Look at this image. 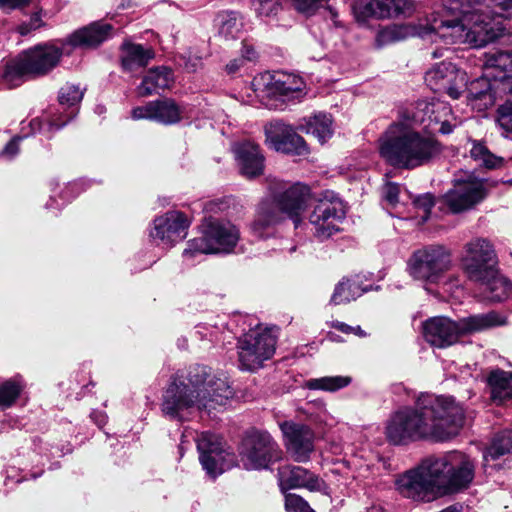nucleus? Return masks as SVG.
I'll return each instance as SVG.
<instances>
[{"label":"nucleus","mask_w":512,"mask_h":512,"mask_svg":"<svg viewBox=\"0 0 512 512\" xmlns=\"http://www.w3.org/2000/svg\"><path fill=\"white\" fill-rule=\"evenodd\" d=\"M465 409L450 396L422 393L415 407H406L390 418L386 435L393 444L419 439L445 441L463 426Z\"/></svg>","instance_id":"nucleus-1"},{"label":"nucleus","mask_w":512,"mask_h":512,"mask_svg":"<svg viewBox=\"0 0 512 512\" xmlns=\"http://www.w3.org/2000/svg\"><path fill=\"white\" fill-rule=\"evenodd\" d=\"M474 470L469 456L452 451L423 460L417 467L399 475L395 486L404 498L430 502L439 495L467 488L474 478Z\"/></svg>","instance_id":"nucleus-2"},{"label":"nucleus","mask_w":512,"mask_h":512,"mask_svg":"<svg viewBox=\"0 0 512 512\" xmlns=\"http://www.w3.org/2000/svg\"><path fill=\"white\" fill-rule=\"evenodd\" d=\"M512 14V0H468L460 10L462 25H449L446 19L437 23L441 35L454 42H463L472 47H482L503 35L505 27L501 16H493L491 7Z\"/></svg>","instance_id":"nucleus-3"},{"label":"nucleus","mask_w":512,"mask_h":512,"mask_svg":"<svg viewBox=\"0 0 512 512\" xmlns=\"http://www.w3.org/2000/svg\"><path fill=\"white\" fill-rule=\"evenodd\" d=\"M442 152L431 135L422 134L402 122H394L379 138L380 156L391 166L415 169L434 161Z\"/></svg>","instance_id":"nucleus-4"},{"label":"nucleus","mask_w":512,"mask_h":512,"mask_svg":"<svg viewBox=\"0 0 512 512\" xmlns=\"http://www.w3.org/2000/svg\"><path fill=\"white\" fill-rule=\"evenodd\" d=\"M269 191L270 197L259 203L250 225L251 233L259 239L271 236L274 227L285 218L291 219L298 227L310 199L309 187L300 183L287 186L282 181L274 180L269 184Z\"/></svg>","instance_id":"nucleus-5"},{"label":"nucleus","mask_w":512,"mask_h":512,"mask_svg":"<svg viewBox=\"0 0 512 512\" xmlns=\"http://www.w3.org/2000/svg\"><path fill=\"white\" fill-rule=\"evenodd\" d=\"M506 323V316L496 311L470 315L459 321L447 317H434L425 322L423 334L425 340L432 346L445 348L456 343L461 336L503 326Z\"/></svg>","instance_id":"nucleus-6"},{"label":"nucleus","mask_w":512,"mask_h":512,"mask_svg":"<svg viewBox=\"0 0 512 512\" xmlns=\"http://www.w3.org/2000/svg\"><path fill=\"white\" fill-rule=\"evenodd\" d=\"M464 7V0H443L441 9L435 11L427 20L424 27H416L410 24L389 25L381 28L376 36V44L382 47L397 41L404 40L410 36L426 37L429 34L443 39L446 44H464L463 42H454L441 35V29L437 23L449 19V25H462V15L460 10Z\"/></svg>","instance_id":"nucleus-7"},{"label":"nucleus","mask_w":512,"mask_h":512,"mask_svg":"<svg viewBox=\"0 0 512 512\" xmlns=\"http://www.w3.org/2000/svg\"><path fill=\"white\" fill-rule=\"evenodd\" d=\"M52 43L35 45L23 51L5 69L4 79L18 85L24 78H38L51 73L60 63L64 55V47Z\"/></svg>","instance_id":"nucleus-8"},{"label":"nucleus","mask_w":512,"mask_h":512,"mask_svg":"<svg viewBox=\"0 0 512 512\" xmlns=\"http://www.w3.org/2000/svg\"><path fill=\"white\" fill-rule=\"evenodd\" d=\"M240 240L239 228L229 220L209 217L203 224V236L190 240L184 257L196 254L231 253Z\"/></svg>","instance_id":"nucleus-9"},{"label":"nucleus","mask_w":512,"mask_h":512,"mask_svg":"<svg viewBox=\"0 0 512 512\" xmlns=\"http://www.w3.org/2000/svg\"><path fill=\"white\" fill-rule=\"evenodd\" d=\"M214 410V404L206 402V395L195 391L183 378L173 377L162 396L161 411L165 417L179 422L189 420L196 411Z\"/></svg>","instance_id":"nucleus-10"},{"label":"nucleus","mask_w":512,"mask_h":512,"mask_svg":"<svg viewBox=\"0 0 512 512\" xmlns=\"http://www.w3.org/2000/svg\"><path fill=\"white\" fill-rule=\"evenodd\" d=\"M452 266L451 251L443 245H427L415 250L407 262V272L424 286L438 284Z\"/></svg>","instance_id":"nucleus-11"},{"label":"nucleus","mask_w":512,"mask_h":512,"mask_svg":"<svg viewBox=\"0 0 512 512\" xmlns=\"http://www.w3.org/2000/svg\"><path fill=\"white\" fill-rule=\"evenodd\" d=\"M276 340L274 329L263 328L260 325L243 334L237 345L240 367L248 371L261 368L263 362L273 356Z\"/></svg>","instance_id":"nucleus-12"},{"label":"nucleus","mask_w":512,"mask_h":512,"mask_svg":"<svg viewBox=\"0 0 512 512\" xmlns=\"http://www.w3.org/2000/svg\"><path fill=\"white\" fill-rule=\"evenodd\" d=\"M175 377L183 378L195 394L200 392L206 395V402L214 404V410L224 406L233 397V390L227 380L213 375L207 366L192 365L185 375L177 374Z\"/></svg>","instance_id":"nucleus-13"},{"label":"nucleus","mask_w":512,"mask_h":512,"mask_svg":"<svg viewBox=\"0 0 512 512\" xmlns=\"http://www.w3.org/2000/svg\"><path fill=\"white\" fill-rule=\"evenodd\" d=\"M240 457L247 470H260L280 460L282 451L268 432L253 431L244 439Z\"/></svg>","instance_id":"nucleus-14"},{"label":"nucleus","mask_w":512,"mask_h":512,"mask_svg":"<svg viewBox=\"0 0 512 512\" xmlns=\"http://www.w3.org/2000/svg\"><path fill=\"white\" fill-rule=\"evenodd\" d=\"M485 197L484 181L466 174L465 178H455L453 188L440 199V208H446L451 213H461L472 209Z\"/></svg>","instance_id":"nucleus-15"},{"label":"nucleus","mask_w":512,"mask_h":512,"mask_svg":"<svg viewBox=\"0 0 512 512\" xmlns=\"http://www.w3.org/2000/svg\"><path fill=\"white\" fill-rule=\"evenodd\" d=\"M346 216L345 206L342 200L333 194L326 193L319 199L309 216V222L313 226L314 236L319 241H324L340 230V224Z\"/></svg>","instance_id":"nucleus-16"},{"label":"nucleus","mask_w":512,"mask_h":512,"mask_svg":"<svg viewBox=\"0 0 512 512\" xmlns=\"http://www.w3.org/2000/svg\"><path fill=\"white\" fill-rule=\"evenodd\" d=\"M462 265L468 277L478 281L494 274L497 257L491 243L483 238H475L464 246Z\"/></svg>","instance_id":"nucleus-17"},{"label":"nucleus","mask_w":512,"mask_h":512,"mask_svg":"<svg viewBox=\"0 0 512 512\" xmlns=\"http://www.w3.org/2000/svg\"><path fill=\"white\" fill-rule=\"evenodd\" d=\"M425 82L433 91L446 92L452 99H458L466 86V72L443 61L426 72Z\"/></svg>","instance_id":"nucleus-18"},{"label":"nucleus","mask_w":512,"mask_h":512,"mask_svg":"<svg viewBox=\"0 0 512 512\" xmlns=\"http://www.w3.org/2000/svg\"><path fill=\"white\" fill-rule=\"evenodd\" d=\"M266 142L277 152L305 156L309 148L305 140L289 124L274 120L265 126Z\"/></svg>","instance_id":"nucleus-19"},{"label":"nucleus","mask_w":512,"mask_h":512,"mask_svg":"<svg viewBox=\"0 0 512 512\" xmlns=\"http://www.w3.org/2000/svg\"><path fill=\"white\" fill-rule=\"evenodd\" d=\"M188 226L189 221L182 212L169 211L154 220L150 238L157 245L171 247L185 238Z\"/></svg>","instance_id":"nucleus-20"},{"label":"nucleus","mask_w":512,"mask_h":512,"mask_svg":"<svg viewBox=\"0 0 512 512\" xmlns=\"http://www.w3.org/2000/svg\"><path fill=\"white\" fill-rule=\"evenodd\" d=\"M264 83L266 95L281 102H290L302 99L306 92L305 81L298 75L287 72H275L265 76Z\"/></svg>","instance_id":"nucleus-21"},{"label":"nucleus","mask_w":512,"mask_h":512,"mask_svg":"<svg viewBox=\"0 0 512 512\" xmlns=\"http://www.w3.org/2000/svg\"><path fill=\"white\" fill-rule=\"evenodd\" d=\"M287 451L297 462H306L314 450V432L307 425L285 421L280 424Z\"/></svg>","instance_id":"nucleus-22"},{"label":"nucleus","mask_w":512,"mask_h":512,"mask_svg":"<svg viewBox=\"0 0 512 512\" xmlns=\"http://www.w3.org/2000/svg\"><path fill=\"white\" fill-rule=\"evenodd\" d=\"M197 449L200 454V463L206 473L215 478L224 472L222 461L224 460V450L219 438L210 433L202 432L197 438Z\"/></svg>","instance_id":"nucleus-23"},{"label":"nucleus","mask_w":512,"mask_h":512,"mask_svg":"<svg viewBox=\"0 0 512 512\" xmlns=\"http://www.w3.org/2000/svg\"><path fill=\"white\" fill-rule=\"evenodd\" d=\"M278 480L282 490L306 488L321 491L325 483L314 473L300 466L285 465L278 469Z\"/></svg>","instance_id":"nucleus-24"},{"label":"nucleus","mask_w":512,"mask_h":512,"mask_svg":"<svg viewBox=\"0 0 512 512\" xmlns=\"http://www.w3.org/2000/svg\"><path fill=\"white\" fill-rule=\"evenodd\" d=\"M235 158L241 174L252 179L264 171V156L257 144L251 141L238 143L234 147Z\"/></svg>","instance_id":"nucleus-25"},{"label":"nucleus","mask_w":512,"mask_h":512,"mask_svg":"<svg viewBox=\"0 0 512 512\" xmlns=\"http://www.w3.org/2000/svg\"><path fill=\"white\" fill-rule=\"evenodd\" d=\"M460 124L461 120L454 116L447 102L435 98L430 100L429 121L425 124L426 132L450 134Z\"/></svg>","instance_id":"nucleus-26"},{"label":"nucleus","mask_w":512,"mask_h":512,"mask_svg":"<svg viewBox=\"0 0 512 512\" xmlns=\"http://www.w3.org/2000/svg\"><path fill=\"white\" fill-rule=\"evenodd\" d=\"M508 454H512V431L509 430L497 434L484 451L483 468L485 473L491 474L493 471L503 469L507 461L505 459L503 462H499V460Z\"/></svg>","instance_id":"nucleus-27"},{"label":"nucleus","mask_w":512,"mask_h":512,"mask_svg":"<svg viewBox=\"0 0 512 512\" xmlns=\"http://www.w3.org/2000/svg\"><path fill=\"white\" fill-rule=\"evenodd\" d=\"M508 454H512V431L509 430L497 434L484 451L483 468L485 473L491 474L493 471L503 469L507 461L505 459L503 462H499V460Z\"/></svg>","instance_id":"nucleus-28"},{"label":"nucleus","mask_w":512,"mask_h":512,"mask_svg":"<svg viewBox=\"0 0 512 512\" xmlns=\"http://www.w3.org/2000/svg\"><path fill=\"white\" fill-rule=\"evenodd\" d=\"M112 30V25L108 23L94 22L72 33L66 44L73 47H96L112 36Z\"/></svg>","instance_id":"nucleus-29"},{"label":"nucleus","mask_w":512,"mask_h":512,"mask_svg":"<svg viewBox=\"0 0 512 512\" xmlns=\"http://www.w3.org/2000/svg\"><path fill=\"white\" fill-rule=\"evenodd\" d=\"M410 6L407 0H366L356 12L362 17L389 18L405 14Z\"/></svg>","instance_id":"nucleus-30"},{"label":"nucleus","mask_w":512,"mask_h":512,"mask_svg":"<svg viewBox=\"0 0 512 512\" xmlns=\"http://www.w3.org/2000/svg\"><path fill=\"white\" fill-rule=\"evenodd\" d=\"M298 12L313 15L328 0H291ZM251 6L259 17H268L277 13L279 4L277 0H251Z\"/></svg>","instance_id":"nucleus-31"},{"label":"nucleus","mask_w":512,"mask_h":512,"mask_svg":"<svg viewBox=\"0 0 512 512\" xmlns=\"http://www.w3.org/2000/svg\"><path fill=\"white\" fill-rule=\"evenodd\" d=\"M153 57V51L140 44L125 42L122 45L121 63L125 71L132 72L145 67Z\"/></svg>","instance_id":"nucleus-32"},{"label":"nucleus","mask_w":512,"mask_h":512,"mask_svg":"<svg viewBox=\"0 0 512 512\" xmlns=\"http://www.w3.org/2000/svg\"><path fill=\"white\" fill-rule=\"evenodd\" d=\"M172 82V71L166 67H157L146 73L137 90L139 95L148 96L157 93L160 89L169 88Z\"/></svg>","instance_id":"nucleus-33"},{"label":"nucleus","mask_w":512,"mask_h":512,"mask_svg":"<svg viewBox=\"0 0 512 512\" xmlns=\"http://www.w3.org/2000/svg\"><path fill=\"white\" fill-rule=\"evenodd\" d=\"M477 282L483 286L484 298L491 302H500L505 300L511 290V283L506 278L498 274L497 268L494 269V274L492 276L484 277Z\"/></svg>","instance_id":"nucleus-34"},{"label":"nucleus","mask_w":512,"mask_h":512,"mask_svg":"<svg viewBox=\"0 0 512 512\" xmlns=\"http://www.w3.org/2000/svg\"><path fill=\"white\" fill-rule=\"evenodd\" d=\"M298 129L306 134L313 135L320 143H325L333 134L332 118L328 114L318 113L304 119V122L299 124Z\"/></svg>","instance_id":"nucleus-35"},{"label":"nucleus","mask_w":512,"mask_h":512,"mask_svg":"<svg viewBox=\"0 0 512 512\" xmlns=\"http://www.w3.org/2000/svg\"><path fill=\"white\" fill-rule=\"evenodd\" d=\"M153 121L165 125L178 123L184 114V107L171 98L153 101Z\"/></svg>","instance_id":"nucleus-36"},{"label":"nucleus","mask_w":512,"mask_h":512,"mask_svg":"<svg viewBox=\"0 0 512 512\" xmlns=\"http://www.w3.org/2000/svg\"><path fill=\"white\" fill-rule=\"evenodd\" d=\"M430 114V101L419 100L415 104L407 107L400 112V121L407 127L414 129V126H420L425 130V124H428Z\"/></svg>","instance_id":"nucleus-37"},{"label":"nucleus","mask_w":512,"mask_h":512,"mask_svg":"<svg viewBox=\"0 0 512 512\" xmlns=\"http://www.w3.org/2000/svg\"><path fill=\"white\" fill-rule=\"evenodd\" d=\"M491 387V397L494 401L502 402L512 393V372L503 370L492 371L488 377Z\"/></svg>","instance_id":"nucleus-38"},{"label":"nucleus","mask_w":512,"mask_h":512,"mask_svg":"<svg viewBox=\"0 0 512 512\" xmlns=\"http://www.w3.org/2000/svg\"><path fill=\"white\" fill-rule=\"evenodd\" d=\"M470 157L478 166L486 169H496L503 165V158L494 155L484 142L478 140H470Z\"/></svg>","instance_id":"nucleus-39"},{"label":"nucleus","mask_w":512,"mask_h":512,"mask_svg":"<svg viewBox=\"0 0 512 512\" xmlns=\"http://www.w3.org/2000/svg\"><path fill=\"white\" fill-rule=\"evenodd\" d=\"M219 35L225 40L235 39L242 30V22L236 12H224L219 15Z\"/></svg>","instance_id":"nucleus-40"},{"label":"nucleus","mask_w":512,"mask_h":512,"mask_svg":"<svg viewBox=\"0 0 512 512\" xmlns=\"http://www.w3.org/2000/svg\"><path fill=\"white\" fill-rule=\"evenodd\" d=\"M350 383L351 378L348 376H326L310 379L307 382V387L313 390L335 392L339 389L347 387Z\"/></svg>","instance_id":"nucleus-41"},{"label":"nucleus","mask_w":512,"mask_h":512,"mask_svg":"<svg viewBox=\"0 0 512 512\" xmlns=\"http://www.w3.org/2000/svg\"><path fill=\"white\" fill-rule=\"evenodd\" d=\"M363 291L359 290L356 283L350 281H341L335 287L331 297V302L335 305L343 304L351 300H355L361 296Z\"/></svg>","instance_id":"nucleus-42"},{"label":"nucleus","mask_w":512,"mask_h":512,"mask_svg":"<svg viewBox=\"0 0 512 512\" xmlns=\"http://www.w3.org/2000/svg\"><path fill=\"white\" fill-rule=\"evenodd\" d=\"M23 385L16 379L5 381L0 385V408L11 407L20 396Z\"/></svg>","instance_id":"nucleus-43"},{"label":"nucleus","mask_w":512,"mask_h":512,"mask_svg":"<svg viewBox=\"0 0 512 512\" xmlns=\"http://www.w3.org/2000/svg\"><path fill=\"white\" fill-rule=\"evenodd\" d=\"M496 123L503 132L512 134V96L498 105Z\"/></svg>","instance_id":"nucleus-44"},{"label":"nucleus","mask_w":512,"mask_h":512,"mask_svg":"<svg viewBox=\"0 0 512 512\" xmlns=\"http://www.w3.org/2000/svg\"><path fill=\"white\" fill-rule=\"evenodd\" d=\"M84 90L79 85L67 83L59 90L58 99L61 105L73 107L80 103Z\"/></svg>","instance_id":"nucleus-45"},{"label":"nucleus","mask_w":512,"mask_h":512,"mask_svg":"<svg viewBox=\"0 0 512 512\" xmlns=\"http://www.w3.org/2000/svg\"><path fill=\"white\" fill-rule=\"evenodd\" d=\"M285 509L287 512H315L303 498L296 494L286 495Z\"/></svg>","instance_id":"nucleus-46"},{"label":"nucleus","mask_w":512,"mask_h":512,"mask_svg":"<svg viewBox=\"0 0 512 512\" xmlns=\"http://www.w3.org/2000/svg\"><path fill=\"white\" fill-rule=\"evenodd\" d=\"M71 119V117H69L67 120H64V121H60L58 118H53V119H49V120H45V124L44 122L39 119V118H34L30 121L29 123V126L31 127V130L33 133L37 132V131H42L44 129V127H47L48 130H52V129H60L62 128L69 120Z\"/></svg>","instance_id":"nucleus-47"},{"label":"nucleus","mask_w":512,"mask_h":512,"mask_svg":"<svg viewBox=\"0 0 512 512\" xmlns=\"http://www.w3.org/2000/svg\"><path fill=\"white\" fill-rule=\"evenodd\" d=\"M413 204L417 209L423 211V215L421 217L423 221H426L435 203L433 196L427 193L416 197L413 201Z\"/></svg>","instance_id":"nucleus-48"},{"label":"nucleus","mask_w":512,"mask_h":512,"mask_svg":"<svg viewBox=\"0 0 512 512\" xmlns=\"http://www.w3.org/2000/svg\"><path fill=\"white\" fill-rule=\"evenodd\" d=\"M400 193V186L396 183H386L382 189L383 198L391 205L395 206L398 203V195Z\"/></svg>","instance_id":"nucleus-49"},{"label":"nucleus","mask_w":512,"mask_h":512,"mask_svg":"<svg viewBox=\"0 0 512 512\" xmlns=\"http://www.w3.org/2000/svg\"><path fill=\"white\" fill-rule=\"evenodd\" d=\"M153 101L148 102L144 106L136 107L132 110V118L134 120L148 119L153 120Z\"/></svg>","instance_id":"nucleus-50"},{"label":"nucleus","mask_w":512,"mask_h":512,"mask_svg":"<svg viewBox=\"0 0 512 512\" xmlns=\"http://www.w3.org/2000/svg\"><path fill=\"white\" fill-rule=\"evenodd\" d=\"M27 135L24 136H15L10 142L6 144L2 152L0 153V156L6 157L8 159H12L14 156H16L19 152V141L25 138Z\"/></svg>","instance_id":"nucleus-51"},{"label":"nucleus","mask_w":512,"mask_h":512,"mask_svg":"<svg viewBox=\"0 0 512 512\" xmlns=\"http://www.w3.org/2000/svg\"><path fill=\"white\" fill-rule=\"evenodd\" d=\"M31 0H0V9L12 11L26 7Z\"/></svg>","instance_id":"nucleus-52"},{"label":"nucleus","mask_w":512,"mask_h":512,"mask_svg":"<svg viewBox=\"0 0 512 512\" xmlns=\"http://www.w3.org/2000/svg\"><path fill=\"white\" fill-rule=\"evenodd\" d=\"M244 65L242 58H235L226 65V72L228 74H235Z\"/></svg>","instance_id":"nucleus-53"},{"label":"nucleus","mask_w":512,"mask_h":512,"mask_svg":"<svg viewBox=\"0 0 512 512\" xmlns=\"http://www.w3.org/2000/svg\"><path fill=\"white\" fill-rule=\"evenodd\" d=\"M255 57H256V52H255L254 48L252 46L244 44L243 48H242V55L240 57L243 59V62L245 63L246 60L251 61V60L255 59Z\"/></svg>","instance_id":"nucleus-54"},{"label":"nucleus","mask_w":512,"mask_h":512,"mask_svg":"<svg viewBox=\"0 0 512 512\" xmlns=\"http://www.w3.org/2000/svg\"><path fill=\"white\" fill-rule=\"evenodd\" d=\"M91 418L99 427H102L107 422V415L100 411H93L91 413Z\"/></svg>","instance_id":"nucleus-55"},{"label":"nucleus","mask_w":512,"mask_h":512,"mask_svg":"<svg viewBox=\"0 0 512 512\" xmlns=\"http://www.w3.org/2000/svg\"><path fill=\"white\" fill-rule=\"evenodd\" d=\"M331 326L342 333L352 334L353 326H350L344 322L333 321Z\"/></svg>","instance_id":"nucleus-56"},{"label":"nucleus","mask_w":512,"mask_h":512,"mask_svg":"<svg viewBox=\"0 0 512 512\" xmlns=\"http://www.w3.org/2000/svg\"><path fill=\"white\" fill-rule=\"evenodd\" d=\"M29 25L31 26V28H36V29L40 28L43 25L40 13H34L31 16V18L29 20Z\"/></svg>","instance_id":"nucleus-57"},{"label":"nucleus","mask_w":512,"mask_h":512,"mask_svg":"<svg viewBox=\"0 0 512 512\" xmlns=\"http://www.w3.org/2000/svg\"><path fill=\"white\" fill-rule=\"evenodd\" d=\"M17 30L21 35L24 36V35L29 34L32 30H36V28H31V26L29 25V22H28V23H22L21 25H19Z\"/></svg>","instance_id":"nucleus-58"},{"label":"nucleus","mask_w":512,"mask_h":512,"mask_svg":"<svg viewBox=\"0 0 512 512\" xmlns=\"http://www.w3.org/2000/svg\"><path fill=\"white\" fill-rule=\"evenodd\" d=\"M352 334H355L359 337H366L367 334L364 330H362V328L360 326H355L353 327V330H352Z\"/></svg>","instance_id":"nucleus-59"},{"label":"nucleus","mask_w":512,"mask_h":512,"mask_svg":"<svg viewBox=\"0 0 512 512\" xmlns=\"http://www.w3.org/2000/svg\"><path fill=\"white\" fill-rule=\"evenodd\" d=\"M444 51L443 49H436L433 51L432 55H433V58H440V57H443L444 56Z\"/></svg>","instance_id":"nucleus-60"},{"label":"nucleus","mask_w":512,"mask_h":512,"mask_svg":"<svg viewBox=\"0 0 512 512\" xmlns=\"http://www.w3.org/2000/svg\"><path fill=\"white\" fill-rule=\"evenodd\" d=\"M54 203H56V200L51 197L50 200L46 203V208H52Z\"/></svg>","instance_id":"nucleus-61"},{"label":"nucleus","mask_w":512,"mask_h":512,"mask_svg":"<svg viewBox=\"0 0 512 512\" xmlns=\"http://www.w3.org/2000/svg\"><path fill=\"white\" fill-rule=\"evenodd\" d=\"M371 512H383V509L381 507H373Z\"/></svg>","instance_id":"nucleus-62"},{"label":"nucleus","mask_w":512,"mask_h":512,"mask_svg":"<svg viewBox=\"0 0 512 512\" xmlns=\"http://www.w3.org/2000/svg\"><path fill=\"white\" fill-rule=\"evenodd\" d=\"M214 206H216V203H210L208 209L213 211V210H215Z\"/></svg>","instance_id":"nucleus-63"}]
</instances>
